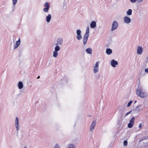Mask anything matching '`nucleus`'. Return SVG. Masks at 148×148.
Wrapping results in <instances>:
<instances>
[{"instance_id":"1","label":"nucleus","mask_w":148,"mask_h":148,"mask_svg":"<svg viewBox=\"0 0 148 148\" xmlns=\"http://www.w3.org/2000/svg\"><path fill=\"white\" fill-rule=\"evenodd\" d=\"M136 93L138 96L141 98H144L148 95L147 93L143 92L142 91V89L140 88H138L136 90Z\"/></svg>"},{"instance_id":"2","label":"nucleus","mask_w":148,"mask_h":148,"mask_svg":"<svg viewBox=\"0 0 148 148\" xmlns=\"http://www.w3.org/2000/svg\"><path fill=\"white\" fill-rule=\"evenodd\" d=\"M100 63L99 61L97 62L96 63L93 65L92 67L93 68L92 70L93 72L94 73H96L98 72L99 71V65Z\"/></svg>"},{"instance_id":"3","label":"nucleus","mask_w":148,"mask_h":148,"mask_svg":"<svg viewBox=\"0 0 148 148\" xmlns=\"http://www.w3.org/2000/svg\"><path fill=\"white\" fill-rule=\"evenodd\" d=\"M119 23L118 22L114 21L112 23L111 31H113L116 29L118 27Z\"/></svg>"},{"instance_id":"4","label":"nucleus","mask_w":148,"mask_h":148,"mask_svg":"<svg viewBox=\"0 0 148 148\" xmlns=\"http://www.w3.org/2000/svg\"><path fill=\"white\" fill-rule=\"evenodd\" d=\"M63 39L61 37H59L57 39L56 41L54 43V44L55 45L61 46L63 44Z\"/></svg>"},{"instance_id":"5","label":"nucleus","mask_w":148,"mask_h":148,"mask_svg":"<svg viewBox=\"0 0 148 148\" xmlns=\"http://www.w3.org/2000/svg\"><path fill=\"white\" fill-rule=\"evenodd\" d=\"M15 127L16 129V131L17 133H18L20 130V127L19 124L18 119L17 117H16L14 122Z\"/></svg>"},{"instance_id":"6","label":"nucleus","mask_w":148,"mask_h":148,"mask_svg":"<svg viewBox=\"0 0 148 148\" xmlns=\"http://www.w3.org/2000/svg\"><path fill=\"white\" fill-rule=\"evenodd\" d=\"M44 6L45 7L43 9V11L44 12H47L50 8V7L49 5V3L47 2H46L44 3Z\"/></svg>"},{"instance_id":"7","label":"nucleus","mask_w":148,"mask_h":148,"mask_svg":"<svg viewBox=\"0 0 148 148\" xmlns=\"http://www.w3.org/2000/svg\"><path fill=\"white\" fill-rule=\"evenodd\" d=\"M77 35L76 38L78 40H80L82 39V36L81 34V31L80 29H77L76 31Z\"/></svg>"},{"instance_id":"8","label":"nucleus","mask_w":148,"mask_h":148,"mask_svg":"<svg viewBox=\"0 0 148 148\" xmlns=\"http://www.w3.org/2000/svg\"><path fill=\"white\" fill-rule=\"evenodd\" d=\"M135 120L134 117H132V119L130 120V123L128 124L127 126L129 128H132L134 125V122Z\"/></svg>"},{"instance_id":"9","label":"nucleus","mask_w":148,"mask_h":148,"mask_svg":"<svg viewBox=\"0 0 148 148\" xmlns=\"http://www.w3.org/2000/svg\"><path fill=\"white\" fill-rule=\"evenodd\" d=\"M96 123V121L94 120L92 123L90 127V130L91 132H92L95 129V127Z\"/></svg>"},{"instance_id":"10","label":"nucleus","mask_w":148,"mask_h":148,"mask_svg":"<svg viewBox=\"0 0 148 148\" xmlns=\"http://www.w3.org/2000/svg\"><path fill=\"white\" fill-rule=\"evenodd\" d=\"M123 21L126 24H129L131 22V18L127 16H125L123 18Z\"/></svg>"},{"instance_id":"11","label":"nucleus","mask_w":148,"mask_h":148,"mask_svg":"<svg viewBox=\"0 0 148 148\" xmlns=\"http://www.w3.org/2000/svg\"><path fill=\"white\" fill-rule=\"evenodd\" d=\"M52 16L51 14H48L46 17L45 20L46 21L47 23H49L51 19Z\"/></svg>"},{"instance_id":"12","label":"nucleus","mask_w":148,"mask_h":148,"mask_svg":"<svg viewBox=\"0 0 148 148\" xmlns=\"http://www.w3.org/2000/svg\"><path fill=\"white\" fill-rule=\"evenodd\" d=\"M88 37L86 36H84L82 39V42L84 45H85L87 43L88 40Z\"/></svg>"},{"instance_id":"13","label":"nucleus","mask_w":148,"mask_h":148,"mask_svg":"<svg viewBox=\"0 0 148 148\" xmlns=\"http://www.w3.org/2000/svg\"><path fill=\"white\" fill-rule=\"evenodd\" d=\"M111 65L113 67H115L116 65L118 64V62L114 60H112L111 62L110 63Z\"/></svg>"},{"instance_id":"14","label":"nucleus","mask_w":148,"mask_h":148,"mask_svg":"<svg viewBox=\"0 0 148 148\" xmlns=\"http://www.w3.org/2000/svg\"><path fill=\"white\" fill-rule=\"evenodd\" d=\"M143 52V48L141 46H138L137 48V53L138 55H140L142 54Z\"/></svg>"},{"instance_id":"15","label":"nucleus","mask_w":148,"mask_h":148,"mask_svg":"<svg viewBox=\"0 0 148 148\" xmlns=\"http://www.w3.org/2000/svg\"><path fill=\"white\" fill-rule=\"evenodd\" d=\"M90 34L89 32V26H87L86 29V31L84 36H86L89 37Z\"/></svg>"},{"instance_id":"16","label":"nucleus","mask_w":148,"mask_h":148,"mask_svg":"<svg viewBox=\"0 0 148 148\" xmlns=\"http://www.w3.org/2000/svg\"><path fill=\"white\" fill-rule=\"evenodd\" d=\"M90 26L92 28H94L96 26V23L95 21H92L90 23Z\"/></svg>"},{"instance_id":"17","label":"nucleus","mask_w":148,"mask_h":148,"mask_svg":"<svg viewBox=\"0 0 148 148\" xmlns=\"http://www.w3.org/2000/svg\"><path fill=\"white\" fill-rule=\"evenodd\" d=\"M20 38L19 39V40L17 41L16 42V44L14 45V49H16L17 48L19 45H20Z\"/></svg>"},{"instance_id":"18","label":"nucleus","mask_w":148,"mask_h":148,"mask_svg":"<svg viewBox=\"0 0 148 148\" xmlns=\"http://www.w3.org/2000/svg\"><path fill=\"white\" fill-rule=\"evenodd\" d=\"M86 51L87 53L91 54L92 53V50L91 48L88 47L86 49Z\"/></svg>"},{"instance_id":"19","label":"nucleus","mask_w":148,"mask_h":148,"mask_svg":"<svg viewBox=\"0 0 148 148\" xmlns=\"http://www.w3.org/2000/svg\"><path fill=\"white\" fill-rule=\"evenodd\" d=\"M112 50L110 48L107 49L106 50V53L108 55H110L112 53Z\"/></svg>"},{"instance_id":"20","label":"nucleus","mask_w":148,"mask_h":148,"mask_svg":"<svg viewBox=\"0 0 148 148\" xmlns=\"http://www.w3.org/2000/svg\"><path fill=\"white\" fill-rule=\"evenodd\" d=\"M18 0H12V2L13 5V11H14L15 9V5L17 3Z\"/></svg>"},{"instance_id":"21","label":"nucleus","mask_w":148,"mask_h":148,"mask_svg":"<svg viewBox=\"0 0 148 148\" xmlns=\"http://www.w3.org/2000/svg\"><path fill=\"white\" fill-rule=\"evenodd\" d=\"M18 87L19 89H21L23 87V84L21 82H18Z\"/></svg>"},{"instance_id":"22","label":"nucleus","mask_w":148,"mask_h":148,"mask_svg":"<svg viewBox=\"0 0 148 148\" xmlns=\"http://www.w3.org/2000/svg\"><path fill=\"white\" fill-rule=\"evenodd\" d=\"M55 46L56 47H55L54 51H56L58 52L60 49V46L58 45Z\"/></svg>"},{"instance_id":"23","label":"nucleus","mask_w":148,"mask_h":148,"mask_svg":"<svg viewBox=\"0 0 148 148\" xmlns=\"http://www.w3.org/2000/svg\"><path fill=\"white\" fill-rule=\"evenodd\" d=\"M66 148H75V145L73 144H69L68 145Z\"/></svg>"},{"instance_id":"24","label":"nucleus","mask_w":148,"mask_h":148,"mask_svg":"<svg viewBox=\"0 0 148 148\" xmlns=\"http://www.w3.org/2000/svg\"><path fill=\"white\" fill-rule=\"evenodd\" d=\"M58 52L56 51H54L53 53V56L54 58H56L58 55Z\"/></svg>"},{"instance_id":"25","label":"nucleus","mask_w":148,"mask_h":148,"mask_svg":"<svg viewBox=\"0 0 148 148\" xmlns=\"http://www.w3.org/2000/svg\"><path fill=\"white\" fill-rule=\"evenodd\" d=\"M132 10L131 9H129L127 12L126 14L128 16H130L132 14Z\"/></svg>"},{"instance_id":"26","label":"nucleus","mask_w":148,"mask_h":148,"mask_svg":"<svg viewBox=\"0 0 148 148\" xmlns=\"http://www.w3.org/2000/svg\"><path fill=\"white\" fill-rule=\"evenodd\" d=\"M133 101L132 100H131L127 104V107H129L130 106V105H131V104H132V103H133Z\"/></svg>"},{"instance_id":"27","label":"nucleus","mask_w":148,"mask_h":148,"mask_svg":"<svg viewBox=\"0 0 148 148\" xmlns=\"http://www.w3.org/2000/svg\"><path fill=\"white\" fill-rule=\"evenodd\" d=\"M127 144V141L125 140L123 142V145L124 146H126Z\"/></svg>"},{"instance_id":"28","label":"nucleus","mask_w":148,"mask_h":148,"mask_svg":"<svg viewBox=\"0 0 148 148\" xmlns=\"http://www.w3.org/2000/svg\"><path fill=\"white\" fill-rule=\"evenodd\" d=\"M54 148H60V146L58 145H56Z\"/></svg>"},{"instance_id":"29","label":"nucleus","mask_w":148,"mask_h":148,"mask_svg":"<svg viewBox=\"0 0 148 148\" xmlns=\"http://www.w3.org/2000/svg\"><path fill=\"white\" fill-rule=\"evenodd\" d=\"M130 1L132 3H135L136 1H137L136 0H130Z\"/></svg>"},{"instance_id":"30","label":"nucleus","mask_w":148,"mask_h":148,"mask_svg":"<svg viewBox=\"0 0 148 148\" xmlns=\"http://www.w3.org/2000/svg\"><path fill=\"white\" fill-rule=\"evenodd\" d=\"M131 112V111H129V112H127L125 114V116H127L129 114H130Z\"/></svg>"},{"instance_id":"31","label":"nucleus","mask_w":148,"mask_h":148,"mask_svg":"<svg viewBox=\"0 0 148 148\" xmlns=\"http://www.w3.org/2000/svg\"><path fill=\"white\" fill-rule=\"evenodd\" d=\"M143 0H136V1L138 3H140L141 2H142Z\"/></svg>"},{"instance_id":"32","label":"nucleus","mask_w":148,"mask_h":148,"mask_svg":"<svg viewBox=\"0 0 148 148\" xmlns=\"http://www.w3.org/2000/svg\"><path fill=\"white\" fill-rule=\"evenodd\" d=\"M22 148H30L27 146H24Z\"/></svg>"},{"instance_id":"33","label":"nucleus","mask_w":148,"mask_h":148,"mask_svg":"<svg viewBox=\"0 0 148 148\" xmlns=\"http://www.w3.org/2000/svg\"><path fill=\"white\" fill-rule=\"evenodd\" d=\"M145 71L146 72L148 73V68H146L145 69Z\"/></svg>"},{"instance_id":"34","label":"nucleus","mask_w":148,"mask_h":148,"mask_svg":"<svg viewBox=\"0 0 148 148\" xmlns=\"http://www.w3.org/2000/svg\"><path fill=\"white\" fill-rule=\"evenodd\" d=\"M141 126H142L141 123L139 124V127L140 128L141 127Z\"/></svg>"},{"instance_id":"35","label":"nucleus","mask_w":148,"mask_h":148,"mask_svg":"<svg viewBox=\"0 0 148 148\" xmlns=\"http://www.w3.org/2000/svg\"><path fill=\"white\" fill-rule=\"evenodd\" d=\"M140 107V106L138 105V106H137L136 107V109H138V108L139 107Z\"/></svg>"},{"instance_id":"36","label":"nucleus","mask_w":148,"mask_h":148,"mask_svg":"<svg viewBox=\"0 0 148 148\" xmlns=\"http://www.w3.org/2000/svg\"><path fill=\"white\" fill-rule=\"evenodd\" d=\"M40 78V76H38L37 78V79H39Z\"/></svg>"},{"instance_id":"37","label":"nucleus","mask_w":148,"mask_h":148,"mask_svg":"<svg viewBox=\"0 0 148 148\" xmlns=\"http://www.w3.org/2000/svg\"><path fill=\"white\" fill-rule=\"evenodd\" d=\"M136 102V101H135L134 103H135Z\"/></svg>"},{"instance_id":"38","label":"nucleus","mask_w":148,"mask_h":148,"mask_svg":"<svg viewBox=\"0 0 148 148\" xmlns=\"http://www.w3.org/2000/svg\"><path fill=\"white\" fill-rule=\"evenodd\" d=\"M146 139H148V138H146Z\"/></svg>"}]
</instances>
